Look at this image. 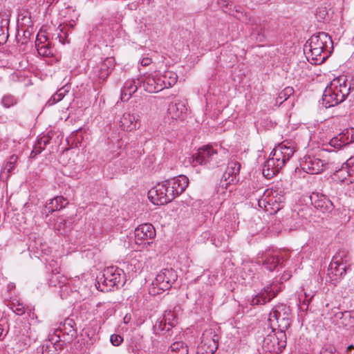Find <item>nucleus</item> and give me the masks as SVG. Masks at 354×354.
I'll list each match as a JSON object with an SVG mask.
<instances>
[{
	"mask_svg": "<svg viewBox=\"0 0 354 354\" xmlns=\"http://www.w3.org/2000/svg\"><path fill=\"white\" fill-rule=\"evenodd\" d=\"M277 201L280 205H283V203L285 202V196L283 194H280L278 192V195H277Z\"/></svg>",
	"mask_w": 354,
	"mask_h": 354,
	"instance_id": "8fccbe9b",
	"label": "nucleus"
},
{
	"mask_svg": "<svg viewBox=\"0 0 354 354\" xmlns=\"http://www.w3.org/2000/svg\"><path fill=\"white\" fill-rule=\"evenodd\" d=\"M145 318H141L140 320L139 324H142L145 322Z\"/></svg>",
	"mask_w": 354,
	"mask_h": 354,
	"instance_id": "13d9d810",
	"label": "nucleus"
},
{
	"mask_svg": "<svg viewBox=\"0 0 354 354\" xmlns=\"http://www.w3.org/2000/svg\"><path fill=\"white\" fill-rule=\"evenodd\" d=\"M167 354H189L188 347L183 342H176L170 346Z\"/></svg>",
	"mask_w": 354,
	"mask_h": 354,
	"instance_id": "c85d7f7f",
	"label": "nucleus"
},
{
	"mask_svg": "<svg viewBox=\"0 0 354 354\" xmlns=\"http://www.w3.org/2000/svg\"><path fill=\"white\" fill-rule=\"evenodd\" d=\"M155 79L156 82V93L162 91L164 88H168L163 75H156Z\"/></svg>",
	"mask_w": 354,
	"mask_h": 354,
	"instance_id": "4c0bfd02",
	"label": "nucleus"
},
{
	"mask_svg": "<svg viewBox=\"0 0 354 354\" xmlns=\"http://www.w3.org/2000/svg\"><path fill=\"white\" fill-rule=\"evenodd\" d=\"M295 151L294 147L285 144H281L274 148L263 165V176L267 178H271L277 174L286 162L293 156Z\"/></svg>",
	"mask_w": 354,
	"mask_h": 354,
	"instance_id": "7ed1b4c3",
	"label": "nucleus"
},
{
	"mask_svg": "<svg viewBox=\"0 0 354 354\" xmlns=\"http://www.w3.org/2000/svg\"><path fill=\"white\" fill-rule=\"evenodd\" d=\"M68 204L66 198L62 196H57L50 199L44 207L43 213H53L55 211H58L65 207Z\"/></svg>",
	"mask_w": 354,
	"mask_h": 354,
	"instance_id": "4be33fe9",
	"label": "nucleus"
},
{
	"mask_svg": "<svg viewBox=\"0 0 354 354\" xmlns=\"http://www.w3.org/2000/svg\"><path fill=\"white\" fill-rule=\"evenodd\" d=\"M308 305L309 301H306V300H304L302 303L299 304V309L303 312H306L308 310Z\"/></svg>",
	"mask_w": 354,
	"mask_h": 354,
	"instance_id": "de8ad7c7",
	"label": "nucleus"
},
{
	"mask_svg": "<svg viewBox=\"0 0 354 354\" xmlns=\"http://www.w3.org/2000/svg\"><path fill=\"white\" fill-rule=\"evenodd\" d=\"M290 275L289 274H283L282 278L283 279H288L289 278Z\"/></svg>",
	"mask_w": 354,
	"mask_h": 354,
	"instance_id": "6e6d98bb",
	"label": "nucleus"
},
{
	"mask_svg": "<svg viewBox=\"0 0 354 354\" xmlns=\"http://www.w3.org/2000/svg\"><path fill=\"white\" fill-rule=\"evenodd\" d=\"M68 279L63 274H61L57 269L52 271V274L48 280V284L52 287L59 288L62 283H66Z\"/></svg>",
	"mask_w": 354,
	"mask_h": 354,
	"instance_id": "a878e982",
	"label": "nucleus"
},
{
	"mask_svg": "<svg viewBox=\"0 0 354 354\" xmlns=\"http://www.w3.org/2000/svg\"><path fill=\"white\" fill-rule=\"evenodd\" d=\"M310 200L314 207L323 213L330 212L334 209L333 203L323 194L313 192Z\"/></svg>",
	"mask_w": 354,
	"mask_h": 354,
	"instance_id": "dca6fc26",
	"label": "nucleus"
},
{
	"mask_svg": "<svg viewBox=\"0 0 354 354\" xmlns=\"http://www.w3.org/2000/svg\"><path fill=\"white\" fill-rule=\"evenodd\" d=\"M165 77V80L167 82V86L168 88L174 86L177 81V75L175 73H172L171 72H167L163 74Z\"/></svg>",
	"mask_w": 354,
	"mask_h": 354,
	"instance_id": "58836bf2",
	"label": "nucleus"
},
{
	"mask_svg": "<svg viewBox=\"0 0 354 354\" xmlns=\"http://www.w3.org/2000/svg\"><path fill=\"white\" fill-rule=\"evenodd\" d=\"M351 90L345 76L333 79L325 88L322 95V104L326 108L338 105L344 102Z\"/></svg>",
	"mask_w": 354,
	"mask_h": 354,
	"instance_id": "f03ea898",
	"label": "nucleus"
},
{
	"mask_svg": "<svg viewBox=\"0 0 354 354\" xmlns=\"http://www.w3.org/2000/svg\"><path fill=\"white\" fill-rule=\"evenodd\" d=\"M56 330L53 335L43 344L42 354H57L62 349L64 342L59 339V334Z\"/></svg>",
	"mask_w": 354,
	"mask_h": 354,
	"instance_id": "a211bd4d",
	"label": "nucleus"
},
{
	"mask_svg": "<svg viewBox=\"0 0 354 354\" xmlns=\"http://www.w3.org/2000/svg\"><path fill=\"white\" fill-rule=\"evenodd\" d=\"M320 14H322V18H324V15H325V10H323V12H319Z\"/></svg>",
	"mask_w": 354,
	"mask_h": 354,
	"instance_id": "4d7b16f0",
	"label": "nucleus"
},
{
	"mask_svg": "<svg viewBox=\"0 0 354 354\" xmlns=\"http://www.w3.org/2000/svg\"><path fill=\"white\" fill-rule=\"evenodd\" d=\"M350 265L347 263L343 254L340 253L333 256L327 272V281L333 284L339 282L346 275Z\"/></svg>",
	"mask_w": 354,
	"mask_h": 354,
	"instance_id": "9d476101",
	"label": "nucleus"
},
{
	"mask_svg": "<svg viewBox=\"0 0 354 354\" xmlns=\"http://www.w3.org/2000/svg\"><path fill=\"white\" fill-rule=\"evenodd\" d=\"M59 288V295L62 299L67 298L71 293L73 292V289L71 287L69 280L66 283H62Z\"/></svg>",
	"mask_w": 354,
	"mask_h": 354,
	"instance_id": "c9c22d12",
	"label": "nucleus"
},
{
	"mask_svg": "<svg viewBox=\"0 0 354 354\" xmlns=\"http://www.w3.org/2000/svg\"><path fill=\"white\" fill-rule=\"evenodd\" d=\"M136 347H138L140 348H142V340H139L137 343H136Z\"/></svg>",
	"mask_w": 354,
	"mask_h": 354,
	"instance_id": "864d4df0",
	"label": "nucleus"
},
{
	"mask_svg": "<svg viewBox=\"0 0 354 354\" xmlns=\"http://www.w3.org/2000/svg\"><path fill=\"white\" fill-rule=\"evenodd\" d=\"M123 274L122 269L113 266L108 267L104 270L102 277L97 278L95 286L102 292L111 291L115 287L118 288L120 284H124Z\"/></svg>",
	"mask_w": 354,
	"mask_h": 354,
	"instance_id": "39448f33",
	"label": "nucleus"
},
{
	"mask_svg": "<svg viewBox=\"0 0 354 354\" xmlns=\"http://www.w3.org/2000/svg\"><path fill=\"white\" fill-rule=\"evenodd\" d=\"M341 324L346 328L354 327V311H345L341 313Z\"/></svg>",
	"mask_w": 354,
	"mask_h": 354,
	"instance_id": "7c9ffc66",
	"label": "nucleus"
},
{
	"mask_svg": "<svg viewBox=\"0 0 354 354\" xmlns=\"http://www.w3.org/2000/svg\"><path fill=\"white\" fill-rule=\"evenodd\" d=\"M17 160H18L17 156H16L15 154L10 156L8 158L6 163L5 164L3 169H2L1 174H2L5 171H6L8 173V176H9L10 174L12 173V171L15 169V164H16Z\"/></svg>",
	"mask_w": 354,
	"mask_h": 354,
	"instance_id": "473e14b6",
	"label": "nucleus"
},
{
	"mask_svg": "<svg viewBox=\"0 0 354 354\" xmlns=\"http://www.w3.org/2000/svg\"><path fill=\"white\" fill-rule=\"evenodd\" d=\"M129 319H130V317H128V315H127L124 317V322H129Z\"/></svg>",
	"mask_w": 354,
	"mask_h": 354,
	"instance_id": "5fc2aeb1",
	"label": "nucleus"
},
{
	"mask_svg": "<svg viewBox=\"0 0 354 354\" xmlns=\"http://www.w3.org/2000/svg\"><path fill=\"white\" fill-rule=\"evenodd\" d=\"M187 107L185 103L178 100L169 104L167 112L171 118L174 120H182L186 114Z\"/></svg>",
	"mask_w": 354,
	"mask_h": 354,
	"instance_id": "412c9836",
	"label": "nucleus"
},
{
	"mask_svg": "<svg viewBox=\"0 0 354 354\" xmlns=\"http://www.w3.org/2000/svg\"><path fill=\"white\" fill-rule=\"evenodd\" d=\"M271 193V195L259 199L258 201V205L259 207L263 208L264 210L270 214H273L282 209L283 207V205H280L277 201V197L278 195L277 191H274Z\"/></svg>",
	"mask_w": 354,
	"mask_h": 354,
	"instance_id": "2eb2a0df",
	"label": "nucleus"
},
{
	"mask_svg": "<svg viewBox=\"0 0 354 354\" xmlns=\"http://www.w3.org/2000/svg\"><path fill=\"white\" fill-rule=\"evenodd\" d=\"M140 63L142 66H147L151 63V59L149 57H144L141 59Z\"/></svg>",
	"mask_w": 354,
	"mask_h": 354,
	"instance_id": "09e8293b",
	"label": "nucleus"
},
{
	"mask_svg": "<svg viewBox=\"0 0 354 354\" xmlns=\"http://www.w3.org/2000/svg\"><path fill=\"white\" fill-rule=\"evenodd\" d=\"M278 292V290L274 289L272 284L268 285L250 299L249 301L250 304L251 306L263 305L274 298Z\"/></svg>",
	"mask_w": 354,
	"mask_h": 354,
	"instance_id": "4468645a",
	"label": "nucleus"
},
{
	"mask_svg": "<svg viewBox=\"0 0 354 354\" xmlns=\"http://www.w3.org/2000/svg\"><path fill=\"white\" fill-rule=\"evenodd\" d=\"M171 179L158 183L148 192V197L155 205H165L171 202L177 196L170 184Z\"/></svg>",
	"mask_w": 354,
	"mask_h": 354,
	"instance_id": "6e6552de",
	"label": "nucleus"
},
{
	"mask_svg": "<svg viewBox=\"0 0 354 354\" xmlns=\"http://www.w3.org/2000/svg\"><path fill=\"white\" fill-rule=\"evenodd\" d=\"M156 82L155 79V75L153 76H145L138 78L136 81L134 80V93L138 88H140L142 86L143 89L148 93H156Z\"/></svg>",
	"mask_w": 354,
	"mask_h": 354,
	"instance_id": "aec40b11",
	"label": "nucleus"
},
{
	"mask_svg": "<svg viewBox=\"0 0 354 354\" xmlns=\"http://www.w3.org/2000/svg\"><path fill=\"white\" fill-rule=\"evenodd\" d=\"M354 142V129H346L337 136L332 138L330 145L335 148H341Z\"/></svg>",
	"mask_w": 354,
	"mask_h": 354,
	"instance_id": "6ab92c4d",
	"label": "nucleus"
},
{
	"mask_svg": "<svg viewBox=\"0 0 354 354\" xmlns=\"http://www.w3.org/2000/svg\"><path fill=\"white\" fill-rule=\"evenodd\" d=\"M354 348V347H353V345H350V346H348V348H348V350H351V349H352V348Z\"/></svg>",
	"mask_w": 354,
	"mask_h": 354,
	"instance_id": "bf43d9fd",
	"label": "nucleus"
},
{
	"mask_svg": "<svg viewBox=\"0 0 354 354\" xmlns=\"http://www.w3.org/2000/svg\"><path fill=\"white\" fill-rule=\"evenodd\" d=\"M68 92V88L67 86L61 88L48 100V104L50 106L61 101Z\"/></svg>",
	"mask_w": 354,
	"mask_h": 354,
	"instance_id": "2f4dec72",
	"label": "nucleus"
},
{
	"mask_svg": "<svg viewBox=\"0 0 354 354\" xmlns=\"http://www.w3.org/2000/svg\"><path fill=\"white\" fill-rule=\"evenodd\" d=\"M335 348L333 346L328 345L322 348L320 354H334Z\"/></svg>",
	"mask_w": 354,
	"mask_h": 354,
	"instance_id": "37998d69",
	"label": "nucleus"
},
{
	"mask_svg": "<svg viewBox=\"0 0 354 354\" xmlns=\"http://www.w3.org/2000/svg\"><path fill=\"white\" fill-rule=\"evenodd\" d=\"M218 348V345L212 342L210 346L199 344L197 348V354H214Z\"/></svg>",
	"mask_w": 354,
	"mask_h": 354,
	"instance_id": "72a5a7b5",
	"label": "nucleus"
},
{
	"mask_svg": "<svg viewBox=\"0 0 354 354\" xmlns=\"http://www.w3.org/2000/svg\"><path fill=\"white\" fill-rule=\"evenodd\" d=\"M66 224V221L63 218H57V223L55 224L54 228L56 230H60L62 228H64Z\"/></svg>",
	"mask_w": 354,
	"mask_h": 354,
	"instance_id": "a18cd8bd",
	"label": "nucleus"
},
{
	"mask_svg": "<svg viewBox=\"0 0 354 354\" xmlns=\"http://www.w3.org/2000/svg\"><path fill=\"white\" fill-rule=\"evenodd\" d=\"M294 93L292 87L288 86L285 88L279 94V98L281 100H286Z\"/></svg>",
	"mask_w": 354,
	"mask_h": 354,
	"instance_id": "ea45409f",
	"label": "nucleus"
},
{
	"mask_svg": "<svg viewBox=\"0 0 354 354\" xmlns=\"http://www.w3.org/2000/svg\"><path fill=\"white\" fill-rule=\"evenodd\" d=\"M347 167H346V169ZM345 169V168L344 167H342V169H341V171H343Z\"/></svg>",
	"mask_w": 354,
	"mask_h": 354,
	"instance_id": "052dcab7",
	"label": "nucleus"
},
{
	"mask_svg": "<svg viewBox=\"0 0 354 354\" xmlns=\"http://www.w3.org/2000/svg\"><path fill=\"white\" fill-rule=\"evenodd\" d=\"M14 312L19 315H23L25 313L24 306L22 304H18Z\"/></svg>",
	"mask_w": 354,
	"mask_h": 354,
	"instance_id": "49530a36",
	"label": "nucleus"
},
{
	"mask_svg": "<svg viewBox=\"0 0 354 354\" xmlns=\"http://www.w3.org/2000/svg\"><path fill=\"white\" fill-rule=\"evenodd\" d=\"M162 321H160L159 322V324H158V322L156 323V324L154 325L153 328L154 329L156 330H158L160 329V330H164V328L162 327Z\"/></svg>",
	"mask_w": 354,
	"mask_h": 354,
	"instance_id": "3c124183",
	"label": "nucleus"
},
{
	"mask_svg": "<svg viewBox=\"0 0 354 354\" xmlns=\"http://www.w3.org/2000/svg\"><path fill=\"white\" fill-rule=\"evenodd\" d=\"M156 232L151 224L145 223L134 230V242L138 245L149 244V239L155 236Z\"/></svg>",
	"mask_w": 354,
	"mask_h": 354,
	"instance_id": "f8f14e48",
	"label": "nucleus"
},
{
	"mask_svg": "<svg viewBox=\"0 0 354 354\" xmlns=\"http://www.w3.org/2000/svg\"><path fill=\"white\" fill-rule=\"evenodd\" d=\"M122 337L116 334H113L110 337V341L113 346H119L122 342Z\"/></svg>",
	"mask_w": 354,
	"mask_h": 354,
	"instance_id": "79ce46f5",
	"label": "nucleus"
},
{
	"mask_svg": "<svg viewBox=\"0 0 354 354\" xmlns=\"http://www.w3.org/2000/svg\"><path fill=\"white\" fill-rule=\"evenodd\" d=\"M177 278L176 272L173 268L162 269L153 281L151 286L149 288V294L152 295H159L165 290H169Z\"/></svg>",
	"mask_w": 354,
	"mask_h": 354,
	"instance_id": "0eeeda50",
	"label": "nucleus"
},
{
	"mask_svg": "<svg viewBox=\"0 0 354 354\" xmlns=\"http://www.w3.org/2000/svg\"><path fill=\"white\" fill-rule=\"evenodd\" d=\"M133 95V91H131V83L126 82L125 86L121 91V100L122 102L129 101Z\"/></svg>",
	"mask_w": 354,
	"mask_h": 354,
	"instance_id": "f704fd0d",
	"label": "nucleus"
},
{
	"mask_svg": "<svg viewBox=\"0 0 354 354\" xmlns=\"http://www.w3.org/2000/svg\"><path fill=\"white\" fill-rule=\"evenodd\" d=\"M188 184L189 179L184 175L171 178L170 185H171V188L174 190L176 196L181 194L185 190Z\"/></svg>",
	"mask_w": 354,
	"mask_h": 354,
	"instance_id": "5701e85b",
	"label": "nucleus"
},
{
	"mask_svg": "<svg viewBox=\"0 0 354 354\" xmlns=\"http://www.w3.org/2000/svg\"><path fill=\"white\" fill-rule=\"evenodd\" d=\"M327 163L314 156H306L301 159L300 166L306 173L317 174L322 172L326 167Z\"/></svg>",
	"mask_w": 354,
	"mask_h": 354,
	"instance_id": "9b49d317",
	"label": "nucleus"
},
{
	"mask_svg": "<svg viewBox=\"0 0 354 354\" xmlns=\"http://www.w3.org/2000/svg\"><path fill=\"white\" fill-rule=\"evenodd\" d=\"M115 66V59L113 57L106 58L101 63L98 69V76L100 80H104L111 73Z\"/></svg>",
	"mask_w": 354,
	"mask_h": 354,
	"instance_id": "b1692460",
	"label": "nucleus"
},
{
	"mask_svg": "<svg viewBox=\"0 0 354 354\" xmlns=\"http://www.w3.org/2000/svg\"><path fill=\"white\" fill-rule=\"evenodd\" d=\"M44 149L37 143H35L33 146V149L30 153V157L35 158L36 156L39 154Z\"/></svg>",
	"mask_w": 354,
	"mask_h": 354,
	"instance_id": "c03bdc74",
	"label": "nucleus"
},
{
	"mask_svg": "<svg viewBox=\"0 0 354 354\" xmlns=\"http://www.w3.org/2000/svg\"><path fill=\"white\" fill-rule=\"evenodd\" d=\"M50 140L51 138L48 135H43L38 138L36 143L44 149L45 147L50 143Z\"/></svg>",
	"mask_w": 354,
	"mask_h": 354,
	"instance_id": "a19ab883",
	"label": "nucleus"
},
{
	"mask_svg": "<svg viewBox=\"0 0 354 354\" xmlns=\"http://www.w3.org/2000/svg\"><path fill=\"white\" fill-rule=\"evenodd\" d=\"M201 339L200 344L208 346L212 345V342H213L218 345V337L212 328L205 330Z\"/></svg>",
	"mask_w": 354,
	"mask_h": 354,
	"instance_id": "bb28decb",
	"label": "nucleus"
},
{
	"mask_svg": "<svg viewBox=\"0 0 354 354\" xmlns=\"http://www.w3.org/2000/svg\"><path fill=\"white\" fill-rule=\"evenodd\" d=\"M240 169L241 164L239 162L236 161L229 162L221 180L222 187L227 188L229 185L236 184L239 180Z\"/></svg>",
	"mask_w": 354,
	"mask_h": 354,
	"instance_id": "ddd939ff",
	"label": "nucleus"
},
{
	"mask_svg": "<svg viewBox=\"0 0 354 354\" xmlns=\"http://www.w3.org/2000/svg\"><path fill=\"white\" fill-rule=\"evenodd\" d=\"M17 103L16 98L11 95H5L1 100V104L5 108H10Z\"/></svg>",
	"mask_w": 354,
	"mask_h": 354,
	"instance_id": "e433bc0d",
	"label": "nucleus"
},
{
	"mask_svg": "<svg viewBox=\"0 0 354 354\" xmlns=\"http://www.w3.org/2000/svg\"><path fill=\"white\" fill-rule=\"evenodd\" d=\"M249 21L253 26L252 36L254 37L259 42H263L266 39L265 34L266 26L263 24H257L255 19H249Z\"/></svg>",
	"mask_w": 354,
	"mask_h": 354,
	"instance_id": "393cba45",
	"label": "nucleus"
},
{
	"mask_svg": "<svg viewBox=\"0 0 354 354\" xmlns=\"http://www.w3.org/2000/svg\"><path fill=\"white\" fill-rule=\"evenodd\" d=\"M263 266L270 272L274 271L279 266L281 265L279 252L277 251H268L262 257Z\"/></svg>",
	"mask_w": 354,
	"mask_h": 354,
	"instance_id": "f3484780",
	"label": "nucleus"
},
{
	"mask_svg": "<svg viewBox=\"0 0 354 354\" xmlns=\"http://www.w3.org/2000/svg\"><path fill=\"white\" fill-rule=\"evenodd\" d=\"M9 20L0 15V45L5 44L8 39Z\"/></svg>",
	"mask_w": 354,
	"mask_h": 354,
	"instance_id": "c756f323",
	"label": "nucleus"
},
{
	"mask_svg": "<svg viewBox=\"0 0 354 354\" xmlns=\"http://www.w3.org/2000/svg\"><path fill=\"white\" fill-rule=\"evenodd\" d=\"M5 333V329L3 328V326L1 324H0V338L2 336L6 335V333Z\"/></svg>",
	"mask_w": 354,
	"mask_h": 354,
	"instance_id": "603ef678",
	"label": "nucleus"
},
{
	"mask_svg": "<svg viewBox=\"0 0 354 354\" xmlns=\"http://www.w3.org/2000/svg\"><path fill=\"white\" fill-rule=\"evenodd\" d=\"M268 322L271 328H276L277 326V330L286 333L291 324L290 308L281 304L275 306L270 313Z\"/></svg>",
	"mask_w": 354,
	"mask_h": 354,
	"instance_id": "423d86ee",
	"label": "nucleus"
},
{
	"mask_svg": "<svg viewBox=\"0 0 354 354\" xmlns=\"http://www.w3.org/2000/svg\"><path fill=\"white\" fill-rule=\"evenodd\" d=\"M35 46L38 54L43 57H50L53 55V50L49 46V44H45L42 41V38L37 37V40L35 41Z\"/></svg>",
	"mask_w": 354,
	"mask_h": 354,
	"instance_id": "cd10ccee",
	"label": "nucleus"
},
{
	"mask_svg": "<svg viewBox=\"0 0 354 354\" xmlns=\"http://www.w3.org/2000/svg\"><path fill=\"white\" fill-rule=\"evenodd\" d=\"M225 156L211 145L200 147L198 151L188 158L186 162L192 167L201 165L209 169H214L224 164Z\"/></svg>",
	"mask_w": 354,
	"mask_h": 354,
	"instance_id": "20e7f679",
	"label": "nucleus"
},
{
	"mask_svg": "<svg viewBox=\"0 0 354 354\" xmlns=\"http://www.w3.org/2000/svg\"><path fill=\"white\" fill-rule=\"evenodd\" d=\"M272 329V333L264 337L262 348L266 353L278 354L286 346V334L277 328Z\"/></svg>",
	"mask_w": 354,
	"mask_h": 354,
	"instance_id": "1a4fd4ad",
	"label": "nucleus"
},
{
	"mask_svg": "<svg viewBox=\"0 0 354 354\" xmlns=\"http://www.w3.org/2000/svg\"><path fill=\"white\" fill-rule=\"evenodd\" d=\"M332 48L331 37L324 32L312 35L304 46V51L309 52L308 57H310L315 64L323 63L330 54Z\"/></svg>",
	"mask_w": 354,
	"mask_h": 354,
	"instance_id": "f257e3e1",
	"label": "nucleus"
}]
</instances>
